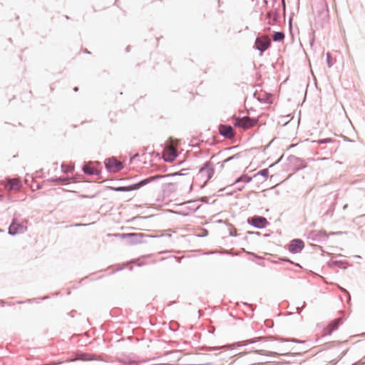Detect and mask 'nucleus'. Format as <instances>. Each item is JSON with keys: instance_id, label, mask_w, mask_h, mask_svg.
<instances>
[{"instance_id": "nucleus-14", "label": "nucleus", "mask_w": 365, "mask_h": 365, "mask_svg": "<svg viewBox=\"0 0 365 365\" xmlns=\"http://www.w3.org/2000/svg\"><path fill=\"white\" fill-rule=\"evenodd\" d=\"M284 38V34L282 32H275L273 35V40L281 41Z\"/></svg>"}, {"instance_id": "nucleus-16", "label": "nucleus", "mask_w": 365, "mask_h": 365, "mask_svg": "<svg viewBox=\"0 0 365 365\" xmlns=\"http://www.w3.org/2000/svg\"><path fill=\"white\" fill-rule=\"evenodd\" d=\"M238 158V157H237V155H233V156H232V157H230V158H227L226 160H223V161L222 162V163H221V165H220V166H221V168H223L225 166V165H226V163H228V162H230V161H232V160H235V158Z\"/></svg>"}, {"instance_id": "nucleus-7", "label": "nucleus", "mask_w": 365, "mask_h": 365, "mask_svg": "<svg viewBox=\"0 0 365 365\" xmlns=\"http://www.w3.org/2000/svg\"><path fill=\"white\" fill-rule=\"evenodd\" d=\"M304 247V242L301 240H294L291 242L289 246V250L292 253H298Z\"/></svg>"}, {"instance_id": "nucleus-3", "label": "nucleus", "mask_w": 365, "mask_h": 365, "mask_svg": "<svg viewBox=\"0 0 365 365\" xmlns=\"http://www.w3.org/2000/svg\"><path fill=\"white\" fill-rule=\"evenodd\" d=\"M106 168L113 173L118 172L123 168V163L114 158H110L105 161Z\"/></svg>"}, {"instance_id": "nucleus-20", "label": "nucleus", "mask_w": 365, "mask_h": 365, "mask_svg": "<svg viewBox=\"0 0 365 365\" xmlns=\"http://www.w3.org/2000/svg\"><path fill=\"white\" fill-rule=\"evenodd\" d=\"M74 91H78V88H74Z\"/></svg>"}, {"instance_id": "nucleus-6", "label": "nucleus", "mask_w": 365, "mask_h": 365, "mask_svg": "<svg viewBox=\"0 0 365 365\" xmlns=\"http://www.w3.org/2000/svg\"><path fill=\"white\" fill-rule=\"evenodd\" d=\"M218 130L219 133L226 138L231 139L235 136V132L230 125H220Z\"/></svg>"}, {"instance_id": "nucleus-12", "label": "nucleus", "mask_w": 365, "mask_h": 365, "mask_svg": "<svg viewBox=\"0 0 365 365\" xmlns=\"http://www.w3.org/2000/svg\"><path fill=\"white\" fill-rule=\"evenodd\" d=\"M341 322L340 319H336L332 321L326 328L327 334H330L334 330L336 329Z\"/></svg>"}, {"instance_id": "nucleus-2", "label": "nucleus", "mask_w": 365, "mask_h": 365, "mask_svg": "<svg viewBox=\"0 0 365 365\" xmlns=\"http://www.w3.org/2000/svg\"><path fill=\"white\" fill-rule=\"evenodd\" d=\"M257 122V119L251 118L250 117L236 118L235 119L234 125L242 128L243 130H248L255 127Z\"/></svg>"}, {"instance_id": "nucleus-19", "label": "nucleus", "mask_w": 365, "mask_h": 365, "mask_svg": "<svg viewBox=\"0 0 365 365\" xmlns=\"http://www.w3.org/2000/svg\"><path fill=\"white\" fill-rule=\"evenodd\" d=\"M267 16L271 17V13L270 12L267 13Z\"/></svg>"}, {"instance_id": "nucleus-17", "label": "nucleus", "mask_w": 365, "mask_h": 365, "mask_svg": "<svg viewBox=\"0 0 365 365\" xmlns=\"http://www.w3.org/2000/svg\"><path fill=\"white\" fill-rule=\"evenodd\" d=\"M250 180H251V178H250L247 177V176H245V177H242V178H240V179H238L237 182H239V181H244V182H249Z\"/></svg>"}, {"instance_id": "nucleus-9", "label": "nucleus", "mask_w": 365, "mask_h": 365, "mask_svg": "<svg viewBox=\"0 0 365 365\" xmlns=\"http://www.w3.org/2000/svg\"><path fill=\"white\" fill-rule=\"evenodd\" d=\"M250 223L256 227L264 228L267 224V220L264 217L255 216L252 217Z\"/></svg>"}, {"instance_id": "nucleus-8", "label": "nucleus", "mask_w": 365, "mask_h": 365, "mask_svg": "<svg viewBox=\"0 0 365 365\" xmlns=\"http://www.w3.org/2000/svg\"><path fill=\"white\" fill-rule=\"evenodd\" d=\"M256 96L259 101L267 103H272L274 100V96L273 95L262 91L257 93Z\"/></svg>"}, {"instance_id": "nucleus-1", "label": "nucleus", "mask_w": 365, "mask_h": 365, "mask_svg": "<svg viewBox=\"0 0 365 365\" xmlns=\"http://www.w3.org/2000/svg\"><path fill=\"white\" fill-rule=\"evenodd\" d=\"M176 175H178V174H176V173L173 174V175H155V176L150 177L147 179H145L143 180H141L140 182L133 184L132 185L126 186V187H113V190H114L115 191H118V192H128V191H131V190H135L139 189L140 187H143V186L158 179V178H165V181L164 182V185L165 186L175 185L177 184V182L169 180V178L170 177H174Z\"/></svg>"}, {"instance_id": "nucleus-13", "label": "nucleus", "mask_w": 365, "mask_h": 365, "mask_svg": "<svg viewBox=\"0 0 365 365\" xmlns=\"http://www.w3.org/2000/svg\"><path fill=\"white\" fill-rule=\"evenodd\" d=\"M23 230V227L21 226L19 224L13 222L9 227V232L11 235H15L19 232H21Z\"/></svg>"}, {"instance_id": "nucleus-18", "label": "nucleus", "mask_w": 365, "mask_h": 365, "mask_svg": "<svg viewBox=\"0 0 365 365\" xmlns=\"http://www.w3.org/2000/svg\"><path fill=\"white\" fill-rule=\"evenodd\" d=\"M327 57L329 66H331V63H330L331 54L329 53H327Z\"/></svg>"}, {"instance_id": "nucleus-5", "label": "nucleus", "mask_w": 365, "mask_h": 365, "mask_svg": "<svg viewBox=\"0 0 365 365\" xmlns=\"http://www.w3.org/2000/svg\"><path fill=\"white\" fill-rule=\"evenodd\" d=\"M163 156L165 161L172 162L175 159L177 152L173 142L164 150Z\"/></svg>"}, {"instance_id": "nucleus-10", "label": "nucleus", "mask_w": 365, "mask_h": 365, "mask_svg": "<svg viewBox=\"0 0 365 365\" xmlns=\"http://www.w3.org/2000/svg\"><path fill=\"white\" fill-rule=\"evenodd\" d=\"M83 171L88 175H98L100 173L97 168H96L93 163L89 162L85 164L83 167Z\"/></svg>"}, {"instance_id": "nucleus-15", "label": "nucleus", "mask_w": 365, "mask_h": 365, "mask_svg": "<svg viewBox=\"0 0 365 365\" xmlns=\"http://www.w3.org/2000/svg\"><path fill=\"white\" fill-rule=\"evenodd\" d=\"M73 165H62V170L64 173H70L73 170Z\"/></svg>"}, {"instance_id": "nucleus-11", "label": "nucleus", "mask_w": 365, "mask_h": 365, "mask_svg": "<svg viewBox=\"0 0 365 365\" xmlns=\"http://www.w3.org/2000/svg\"><path fill=\"white\" fill-rule=\"evenodd\" d=\"M21 186V181L17 178L9 180L6 185V187L10 190H19Z\"/></svg>"}, {"instance_id": "nucleus-4", "label": "nucleus", "mask_w": 365, "mask_h": 365, "mask_svg": "<svg viewBox=\"0 0 365 365\" xmlns=\"http://www.w3.org/2000/svg\"><path fill=\"white\" fill-rule=\"evenodd\" d=\"M271 43V40L268 36H262L258 37L255 41V47L259 50L261 53L267 50Z\"/></svg>"}]
</instances>
